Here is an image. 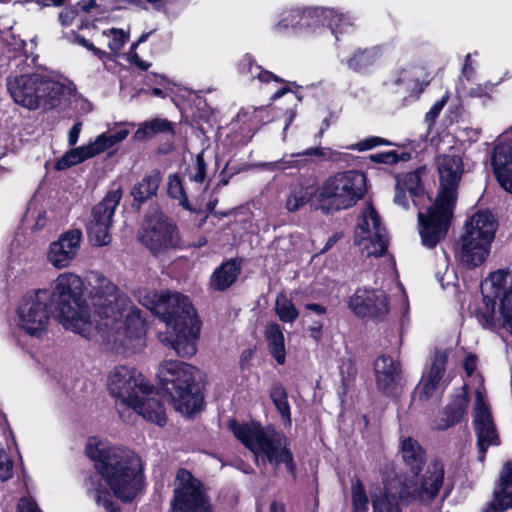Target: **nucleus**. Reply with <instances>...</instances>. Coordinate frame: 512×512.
<instances>
[{"mask_svg": "<svg viewBox=\"0 0 512 512\" xmlns=\"http://www.w3.org/2000/svg\"><path fill=\"white\" fill-rule=\"evenodd\" d=\"M444 479V467L439 461L430 463L420 484L410 487V496H416L423 503H429L438 495Z\"/></svg>", "mask_w": 512, "mask_h": 512, "instance_id": "obj_21", "label": "nucleus"}, {"mask_svg": "<svg viewBox=\"0 0 512 512\" xmlns=\"http://www.w3.org/2000/svg\"><path fill=\"white\" fill-rule=\"evenodd\" d=\"M391 145V142L386 140L385 138L378 137V136H370L363 141H360L358 143H355L348 147L350 150L354 151H367L371 150L377 146H388Z\"/></svg>", "mask_w": 512, "mask_h": 512, "instance_id": "obj_50", "label": "nucleus"}, {"mask_svg": "<svg viewBox=\"0 0 512 512\" xmlns=\"http://www.w3.org/2000/svg\"><path fill=\"white\" fill-rule=\"evenodd\" d=\"M17 510L18 512H41L37 504L30 497L20 499Z\"/></svg>", "mask_w": 512, "mask_h": 512, "instance_id": "obj_59", "label": "nucleus"}, {"mask_svg": "<svg viewBox=\"0 0 512 512\" xmlns=\"http://www.w3.org/2000/svg\"><path fill=\"white\" fill-rule=\"evenodd\" d=\"M468 403V386L463 385L452 396L442 415L435 420L434 428L437 430H446L462 421L467 414Z\"/></svg>", "mask_w": 512, "mask_h": 512, "instance_id": "obj_24", "label": "nucleus"}, {"mask_svg": "<svg viewBox=\"0 0 512 512\" xmlns=\"http://www.w3.org/2000/svg\"><path fill=\"white\" fill-rule=\"evenodd\" d=\"M7 89L14 102L28 110L61 108L75 96V85L68 78L41 73L9 76Z\"/></svg>", "mask_w": 512, "mask_h": 512, "instance_id": "obj_6", "label": "nucleus"}, {"mask_svg": "<svg viewBox=\"0 0 512 512\" xmlns=\"http://www.w3.org/2000/svg\"><path fill=\"white\" fill-rule=\"evenodd\" d=\"M377 55L375 48L358 50L347 59L346 65L354 72H365L374 64Z\"/></svg>", "mask_w": 512, "mask_h": 512, "instance_id": "obj_40", "label": "nucleus"}, {"mask_svg": "<svg viewBox=\"0 0 512 512\" xmlns=\"http://www.w3.org/2000/svg\"><path fill=\"white\" fill-rule=\"evenodd\" d=\"M107 133H108V138L111 141L112 145L115 146L118 143H120L123 140H125L130 132H129L128 129L121 128V129H119V130H117L115 132L108 131Z\"/></svg>", "mask_w": 512, "mask_h": 512, "instance_id": "obj_60", "label": "nucleus"}, {"mask_svg": "<svg viewBox=\"0 0 512 512\" xmlns=\"http://www.w3.org/2000/svg\"><path fill=\"white\" fill-rule=\"evenodd\" d=\"M275 311L279 319L285 323H292L299 316V312L292 300L283 293L278 294L276 297Z\"/></svg>", "mask_w": 512, "mask_h": 512, "instance_id": "obj_44", "label": "nucleus"}, {"mask_svg": "<svg viewBox=\"0 0 512 512\" xmlns=\"http://www.w3.org/2000/svg\"><path fill=\"white\" fill-rule=\"evenodd\" d=\"M88 145L93 157L113 147L111 141L108 138V133L105 132L98 135L96 139L93 142L89 143Z\"/></svg>", "mask_w": 512, "mask_h": 512, "instance_id": "obj_53", "label": "nucleus"}, {"mask_svg": "<svg viewBox=\"0 0 512 512\" xmlns=\"http://www.w3.org/2000/svg\"><path fill=\"white\" fill-rule=\"evenodd\" d=\"M401 455L411 471L417 474L425 461V453L419 443L413 438H404L401 441Z\"/></svg>", "mask_w": 512, "mask_h": 512, "instance_id": "obj_34", "label": "nucleus"}, {"mask_svg": "<svg viewBox=\"0 0 512 512\" xmlns=\"http://www.w3.org/2000/svg\"><path fill=\"white\" fill-rule=\"evenodd\" d=\"M101 37L105 39L111 52L117 55L129 40V33L120 28H110L103 30Z\"/></svg>", "mask_w": 512, "mask_h": 512, "instance_id": "obj_45", "label": "nucleus"}, {"mask_svg": "<svg viewBox=\"0 0 512 512\" xmlns=\"http://www.w3.org/2000/svg\"><path fill=\"white\" fill-rule=\"evenodd\" d=\"M82 237L79 229H70L62 233L57 240L49 244L46 252L47 262L56 269L68 268L78 255Z\"/></svg>", "mask_w": 512, "mask_h": 512, "instance_id": "obj_17", "label": "nucleus"}, {"mask_svg": "<svg viewBox=\"0 0 512 512\" xmlns=\"http://www.w3.org/2000/svg\"><path fill=\"white\" fill-rule=\"evenodd\" d=\"M495 86L496 84L490 81L479 83L469 89L468 95L473 98H479L483 103H486L491 100V94L494 92Z\"/></svg>", "mask_w": 512, "mask_h": 512, "instance_id": "obj_49", "label": "nucleus"}, {"mask_svg": "<svg viewBox=\"0 0 512 512\" xmlns=\"http://www.w3.org/2000/svg\"><path fill=\"white\" fill-rule=\"evenodd\" d=\"M365 192L366 177L362 172H338L316 188V207L325 214H334L355 206Z\"/></svg>", "mask_w": 512, "mask_h": 512, "instance_id": "obj_10", "label": "nucleus"}, {"mask_svg": "<svg viewBox=\"0 0 512 512\" xmlns=\"http://www.w3.org/2000/svg\"><path fill=\"white\" fill-rule=\"evenodd\" d=\"M371 161L375 163H382V164H395L399 162L400 160H407L408 154L403 153L402 155H399L396 151H387V152H380L376 154L370 155Z\"/></svg>", "mask_w": 512, "mask_h": 512, "instance_id": "obj_51", "label": "nucleus"}, {"mask_svg": "<svg viewBox=\"0 0 512 512\" xmlns=\"http://www.w3.org/2000/svg\"><path fill=\"white\" fill-rule=\"evenodd\" d=\"M348 306L358 317H382L390 311L386 293L375 288L357 289L350 297Z\"/></svg>", "mask_w": 512, "mask_h": 512, "instance_id": "obj_19", "label": "nucleus"}, {"mask_svg": "<svg viewBox=\"0 0 512 512\" xmlns=\"http://www.w3.org/2000/svg\"><path fill=\"white\" fill-rule=\"evenodd\" d=\"M388 234L373 206L361 212L354 234V244L365 257H381L388 248Z\"/></svg>", "mask_w": 512, "mask_h": 512, "instance_id": "obj_12", "label": "nucleus"}, {"mask_svg": "<svg viewBox=\"0 0 512 512\" xmlns=\"http://www.w3.org/2000/svg\"><path fill=\"white\" fill-rule=\"evenodd\" d=\"M207 164L203 158V152L199 153L196 156V163L194 167V172L191 173V180L197 183H203L206 178Z\"/></svg>", "mask_w": 512, "mask_h": 512, "instance_id": "obj_55", "label": "nucleus"}, {"mask_svg": "<svg viewBox=\"0 0 512 512\" xmlns=\"http://www.w3.org/2000/svg\"><path fill=\"white\" fill-rule=\"evenodd\" d=\"M171 131V125L164 119H153L141 123L134 133V138L137 141H144L160 132Z\"/></svg>", "mask_w": 512, "mask_h": 512, "instance_id": "obj_42", "label": "nucleus"}, {"mask_svg": "<svg viewBox=\"0 0 512 512\" xmlns=\"http://www.w3.org/2000/svg\"><path fill=\"white\" fill-rule=\"evenodd\" d=\"M481 130L479 128L473 127H465L459 131V137L463 141H468L469 143H475L478 141L480 137Z\"/></svg>", "mask_w": 512, "mask_h": 512, "instance_id": "obj_57", "label": "nucleus"}, {"mask_svg": "<svg viewBox=\"0 0 512 512\" xmlns=\"http://www.w3.org/2000/svg\"><path fill=\"white\" fill-rule=\"evenodd\" d=\"M107 133H108V138L111 141L112 145L115 146L118 143H120L123 140H125L130 132H129L128 129L121 128V129H119V130H117L115 132L108 131Z\"/></svg>", "mask_w": 512, "mask_h": 512, "instance_id": "obj_63", "label": "nucleus"}, {"mask_svg": "<svg viewBox=\"0 0 512 512\" xmlns=\"http://www.w3.org/2000/svg\"><path fill=\"white\" fill-rule=\"evenodd\" d=\"M81 130H82L81 122L74 123L73 126L70 128V130L68 132V144L70 146H74L78 142Z\"/></svg>", "mask_w": 512, "mask_h": 512, "instance_id": "obj_64", "label": "nucleus"}, {"mask_svg": "<svg viewBox=\"0 0 512 512\" xmlns=\"http://www.w3.org/2000/svg\"><path fill=\"white\" fill-rule=\"evenodd\" d=\"M196 368L178 361H163L157 372L162 390L169 395L176 411L190 416L202 407L203 396L195 383Z\"/></svg>", "mask_w": 512, "mask_h": 512, "instance_id": "obj_9", "label": "nucleus"}, {"mask_svg": "<svg viewBox=\"0 0 512 512\" xmlns=\"http://www.w3.org/2000/svg\"><path fill=\"white\" fill-rule=\"evenodd\" d=\"M11 450L0 446V480L7 481L13 477L14 462L10 456Z\"/></svg>", "mask_w": 512, "mask_h": 512, "instance_id": "obj_47", "label": "nucleus"}, {"mask_svg": "<svg viewBox=\"0 0 512 512\" xmlns=\"http://www.w3.org/2000/svg\"><path fill=\"white\" fill-rule=\"evenodd\" d=\"M86 454L116 497L131 501L137 496L143 484L142 463L137 454L97 438L89 439Z\"/></svg>", "mask_w": 512, "mask_h": 512, "instance_id": "obj_3", "label": "nucleus"}, {"mask_svg": "<svg viewBox=\"0 0 512 512\" xmlns=\"http://www.w3.org/2000/svg\"><path fill=\"white\" fill-rule=\"evenodd\" d=\"M139 301L166 324V331L158 334L163 345L172 348L180 357L195 355L200 321L187 296L178 292L147 291Z\"/></svg>", "mask_w": 512, "mask_h": 512, "instance_id": "obj_2", "label": "nucleus"}, {"mask_svg": "<svg viewBox=\"0 0 512 512\" xmlns=\"http://www.w3.org/2000/svg\"><path fill=\"white\" fill-rule=\"evenodd\" d=\"M240 272V265L235 260L223 263L211 277V286L215 290L223 291L231 286Z\"/></svg>", "mask_w": 512, "mask_h": 512, "instance_id": "obj_33", "label": "nucleus"}, {"mask_svg": "<svg viewBox=\"0 0 512 512\" xmlns=\"http://www.w3.org/2000/svg\"><path fill=\"white\" fill-rule=\"evenodd\" d=\"M373 512H402L400 501L410 496V488L402 478L385 479L383 487L370 490Z\"/></svg>", "mask_w": 512, "mask_h": 512, "instance_id": "obj_18", "label": "nucleus"}, {"mask_svg": "<svg viewBox=\"0 0 512 512\" xmlns=\"http://www.w3.org/2000/svg\"><path fill=\"white\" fill-rule=\"evenodd\" d=\"M404 191L409 193L413 198L414 204L417 206L419 204L417 199L423 197V188L421 185L419 171L405 173L397 179L394 201L396 204L401 206L406 205V202L401 201V193Z\"/></svg>", "mask_w": 512, "mask_h": 512, "instance_id": "obj_30", "label": "nucleus"}, {"mask_svg": "<svg viewBox=\"0 0 512 512\" xmlns=\"http://www.w3.org/2000/svg\"><path fill=\"white\" fill-rule=\"evenodd\" d=\"M90 158H93L89 145H83L67 151L55 163L57 170H66L72 166L80 164Z\"/></svg>", "mask_w": 512, "mask_h": 512, "instance_id": "obj_38", "label": "nucleus"}, {"mask_svg": "<svg viewBox=\"0 0 512 512\" xmlns=\"http://www.w3.org/2000/svg\"><path fill=\"white\" fill-rule=\"evenodd\" d=\"M481 288L479 322L490 330L506 329L512 334V263L490 272Z\"/></svg>", "mask_w": 512, "mask_h": 512, "instance_id": "obj_8", "label": "nucleus"}, {"mask_svg": "<svg viewBox=\"0 0 512 512\" xmlns=\"http://www.w3.org/2000/svg\"><path fill=\"white\" fill-rule=\"evenodd\" d=\"M265 336L269 351L273 358L278 364H284L286 359V350L284 335L280 326L277 323L268 324L265 329Z\"/></svg>", "mask_w": 512, "mask_h": 512, "instance_id": "obj_35", "label": "nucleus"}, {"mask_svg": "<svg viewBox=\"0 0 512 512\" xmlns=\"http://www.w3.org/2000/svg\"><path fill=\"white\" fill-rule=\"evenodd\" d=\"M440 192L426 213L419 212L418 220L422 244L433 248L446 235L456 200V191L463 174V161L457 155H440L436 159Z\"/></svg>", "mask_w": 512, "mask_h": 512, "instance_id": "obj_4", "label": "nucleus"}, {"mask_svg": "<svg viewBox=\"0 0 512 512\" xmlns=\"http://www.w3.org/2000/svg\"><path fill=\"white\" fill-rule=\"evenodd\" d=\"M167 192L171 198L178 200L182 205L187 201L182 181L177 174H171L169 176Z\"/></svg>", "mask_w": 512, "mask_h": 512, "instance_id": "obj_48", "label": "nucleus"}, {"mask_svg": "<svg viewBox=\"0 0 512 512\" xmlns=\"http://www.w3.org/2000/svg\"><path fill=\"white\" fill-rule=\"evenodd\" d=\"M491 245L489 241L461 236L456 258L468 268L479 267L488 259Z\"/></svg>", "mask_w": 512, "mask_h": 512, "instance_id": "obj_23", "label": "nucleus"}, {"mask_svg": "<svg viewBox=\"0 0 512 512\" xmlns=\"http://www.w3.org/2000/svg\"><path fill=\"white\" fill-rule=\"evenodd\" d=\"M270 397L284 419L286 424H291V412L286 389L280 383H275L270 390Z\"/></svg>", "mask_w": 512, "mask_h": 512, "instance_id": "obj_43", "label": "nucleus"}, {"mask_svg": "<svg viewBox=\"0 0 512 512\" xmlns=\"http://www.w3.org/2000/svg\"><path fill=\"white\" fill-rule=\"evenodd\" d=\"M79 10L77 6L65 8L59 15V20L63 26H69L72 24L74 18L77 16Z\"/></svg>", "mask_w": 512, "mask_h": 512, "instance_id": "obj_58", "label": "nucleus"}, {"mask_svg": "<svg viewBox=\"0 0 512 512\" xmlns=\"http://www.w3.org/2000/svg\"><path fill=\"white\" fill-rule=\"evenodd\" d=\"M161 181L162 175L158 170H152L146 174L132 189L134 200L142 203L156 196Z\"/></svg>", "mask_w": 512, "mask_h": 512, "instance_id": "obj_32", "label": "nucleus"}, {"mask_svg": "<svg viewBox=\"0 0 512 512\" xmlns=\"http://www.w3.org/2000/svg\"><path fill=\"white\" fill-rule=\"evenodd\" d=\"M107 133H108V138L111 141L112 145L115 146L118 143H120L123 140H125L130 132H129L128 129L121 128V129H119V130H117L115 132L108 131Z\"/></svg>", "mask_w": 512, "mask_h": 512, "instance_id": "obj_62", "label": "nucleus"}, {"mask_svg": "<svg viewBox=\"0 0 512 512\" xmlns=\"http://www.w3.org/2000/svg\"><path fill=\"white\" fill-rule=\"evenodd\" d=\"M447 352L436 351L429 370L423 375L418 390L421 399L430 398L435 392L445 388L443 376L446 370Z\"/></svg>", "mask_w": 512, "mask_h": 512, "instance_id": "obj_22", "label": "nucleus"}, {"mask_svg": "<svg viewBox=\"0 0 512 512\" xmlns=\"http://www.w3.org/2000/svg\"><path fill=\"white\" fill-rule=\"evenodd\" d=\"M315 190L311 186H304L302 184L295 185L291 190L286 200V209L289 212H295L304 206L312 196L315 197Z\"/></svg>", "mask_w": 512, "mask_h": 512, "instance_id": "obj_39", "label": "nucleus"}, {"mask_svg": "<svg viewBox=\"0 0 512 512\" xmlns=\"http://www.w3.org/2000/svg\"><path fill=\"white\" fill-rule=\"evenodd\" d=\"M494 498L484 512H504L512 508V462H507L494 489Z\"/></svg>", "mask_w": 512, "mask_h": 512, "instance_id": "obj_28", "label": "nucleus"}, {"mask_svg": "<svg viewBox=\"0 0 512 512\" xmlns=\"http://www.w3.org/2000/svg\"><path fill=\"white\" fill-rule=\"evenodd\" d=\"M91 309L83 299L84 280L73 272L60 273L45 289L55 304L57 319L64 329L86 339L102 337L128 352L141 351L146 344L144 320L137 307L108 278L91 272L87 278Z\"/></svg>", "mask_w": 512, "mask_h": 512, "instance_id": "obj_1", "label": "nucleus"}, {"mask_svg": "<svg viewBox=\"0 0 512 512\" xmlns=\"http://www.w3.org/2000/svg\"><path fill=\"white\" fill-rule=\"evenodd\" d=\"M139 238L154 254L165 252L177 246L179 242L176 226L167 216L159 212L148 216Z\"/></svg>", "mask_w": 512, "mask_h": 512, "instance_id": "obj_15", "label": "nucleus"}, {"mask_svg": "<svg viewBox=\"0 0 512 512\" xmlns=\"http://www.w3.org/2000/svg\"><path fill=\"white\" fill-rule=\"evenodd\" d=\"M351 501L352 512H368L369 500L365 487L360 479L352 480Z\"/></svg>", "mask_w": 512, "mask_h": 512, "instance_id": "obj_46", "label": "nucleus"}, {"mask_svg": "<svg viewBox=\"0 0 512 512\" xmlns=\"http://www.w3.org/2000/svg\"><path fill=\"white\" fill-rule=\"evenodd\" d=\"M374 372L378 389L392 394L401 380L400 364L390 356H379L374 362Z\"/></svg>", "mask_w": 512, "mask_h": 512, "instance_id": "obj_25", "label": "nucleus"}, {"mask_svg": "<svg viewBox=\"0 0 512 512\" xmlns=\"http://www.w3.org/2000/svg\"><path fill=\"white\" fill-rule=\"evenodd\" d=\"M303 156H315L321 158L330 157V150L328 148H309L302 152L284 155L283 158L272 162H261L256 164V167L268 171H285L292 168H300L304 165L303 160L298 159Z\"/></svg>", "mask_w": 512, "mask_h": 512, "instance_id": "obj_29", "label": "nucleus"}, {"mask_svg": "<svg viewBox=\"0 0 512 512\" xmlns=\"http://www.w3.org/2000/svg\"><path fill=\"white\" fill-rule=\"evenodd\" d=\"M473 417L479 460L483 461L487 449L490 446H498L500 438L489 405L485 399V391L482 388H478L475 391Z\"/></svg>", "mask_w": 512, "mask_h": 512, "instance_id": "obj_16", "label": "nucleus"}, {"mask_svg": "<svg viewBox=\"0 0 512 512\" xmlns=\"http://www.w3.org/2000/svg\"><path fill=\"white\" fill-rule=\"evenodd\" d=\"M107 388L117 406L132 409L145 420L163 426L166 414L152 386L134 367L119 365L107 376Z\"/></svg>", "mask_w": 512, "mask_h": 512, "instance_id": "obj_5", "label": "nucleus"}, {"mask_svg": "<svg viewBox=\"0 0 512 512\" xmlns=\"http://www.w3.org/2000/svg\"><path fill=\"white\" fill-rule=\"evenodd\" d=\"M238 71L250 80L257 79L262 83H270L271 81L282 83L284 80L274 73L263 69L255 63L252 56L246 54L242 57L238 64Z\"/></svg>", "mask_w": 512, "mask_h": 512, "instance_id": "obj_31", "label": "nucleus"}, {"mask_svg": "<svg viewBox=\"0 0 512 512\" xmlns=\"http://www.w3.org/2000/svg\"><path fill=\"white\" fill-rule=\"evenodd\" d=\"M85 488L88 495L93 498L98 505L103 506L110 512H118L112 505L111 493L102 485L98 475L90 476L85 481Z\"/></svg>", "mask_w": 512, "mask_h": 512, "instance_id": "obj_36", "label": "nucleus"}, {"mask_svg": "<svg viewBox=\"0 0 512 512\" xmlns=\"http://www.w3.org/2000/svg\"><path fill=\"white\" fill-rule=\"evenodd\" d=\"M170 512H210L201 482L186 469L177 471Z\"/></svg>", "mask_w": 512, "mask_h": 512, "instance_id": "obj_13", "label": "nucleus"}, {"mask_svg": "<svg viewBox=\"0 0 512 512\" xmlns=\"http://www.w3.org/2000/svg\"><path fill=\"white\" fill-rule=\"evenodd\" d=\"M107 133H108V138L111 141L112 145L115 146L118 143H120L123 140H125L130 132H129L128 129L121 128V129H119V130H117L115 132L108 131Z\"/></svg>", "mask_w": 512, "mask_h": 512, "instance_id": "obj_61", "label": "nucleus"}, {"mask_svg": "<svg viewBox=\"0 0 512 512\" xmlns=\"http://www.w3.org/2000/svg\"><path fill=\"white\" fill-rule=\"evenodd\" d=\"M315 8H309L305 10L300 9H291L282 15V19L278 23V27L281 28H288L292 27L295 29H304L305 27L310 26L309 20H319V18H309L306 19V14L310 13Z\"/></svg>", "mask_w": 512, "mask_h": 512, "instance_id": "obj_41", "label": "nucleus"}, {"mask_svg": "<svg viewBox=\"0 0 512 512\" xmlns=\"http://www.w3.org/2000/svg\"><path fill=\"white\" fill-rule=\"evenodd\" d=\"M491 164L500 186L512 194V140L495 146Z\"/></svg>", "mask_w": 512, "mask_h": 512, "instance_id": "obj_26", "label": "nucleus"}, {"mask_svg": "<svg viewBox=\"0 0 512 512\" xmlns=\"http://www.w3.org/2000/svg\"><path fill=\"white\" fill-rule=\"evenodd\" d=\"M497 229V222L489 211H478L465 223V232L462 236L493 242Z\"/></svg>", "mask_w": 512, "mask_h": 512, "instance_id": "obj_27", "label": "nucleus"}, {"mask_svg": "<svg viewBox=\"0 0 512 512\" xmlns=\"http://www.w3.org/2000/svg\"><path fill=\"white\" fill-rule=\"evenodd\" d=\"M229 429L253 453L257 465L269 463L277 469L283 464L289 473L295 474L290 442L283 433L256 422L239 423L236 420L229 421Z\"/></svg>", "mask_w": 512, "mask_h": 512, "instance_id": "obj_7", "label": "nucleus"}, {"mask_svg": "<svg viewBox=\"0 0 512 512\" xmlns=\"http://www.w3.org/2000/svg\"><path fill=\"white\" fill-rule=\"evenodd\" d=\"M50 294L46 290H34L26 293L20 300L15 316V326L24 334L43 338L50 323Z\"/></svg>", "mask_w": 512, "mask_h": 512, "instance_id": "obj_11", "label": "nucleus"}, {"mask_svg": "<svg viewBox=\"0 0 512 512\" xmlns=\"http://www.w3.org/2000/svg\"><path fill=\"white\" fill-rule=\"evenodd\" d=\"M449 99V94L446 92L438 101H436L430 110L425 115V121L428 123V126L431 127L437 117L439 116L440 112L444 108V106L447 104Z\"/></svg>", "mask_w": 512, "mask_h": 512, "instance_id": "obj_54", "label": "nucleus"}, {"mask_svg": "<svg viewBox=\"0 0 512 512\" xmlns=\"http://www.w3.org/2000/svg\"><path fill=\"white\" fill-rule=\"evenodd\" d=\"M305 18H319V20L327 22V26L335 36L336 41L352 35L356 30L354 19L350 14L332 8L315 7L314 10L306 14Z\"/></svg>", "mask_w": 512, "mask_h": 512, "instance_id": "obj_20", "label": "nucleus"}, {"mask_svg": "<svg viewBox=\"0 0 512 512\" xmlns=\"http://www.w3.org/2000/svg\"><path fill=\"white\" fill-rule=\"evenodd\" d=\"M424 71L420 67L410 66L402 69L396 79L397 84L405 85L409 91H422L423 87L428 84L427 77L421 79Z\"/></svg>", "mask_w": 512, "mask_h": 512, "instance_id": "obj_37", "label": "nucleus"}, {"mask_svg": "<svg viewBox=\"0 0 512 512\" xmlns=\"http://www.w3.org/2000/svg\"><path fill=\"white\" fill-rule=\"evenodd\" d=\"M121 197L120 190H112L93 207L87 223V235L93 245L105 246L111 242L113 216Z\"/></svg>", "mask_w": 512, "mask_h": 512, "instance_id": "obj_14", "label": "nucleus"}, {"mask_svg": "<svg viewBox=\"0 0 512 512\" xmlns=\"http://www.w3.org/2000/svg\"><path fill=\"white\" fill-rule=\"evenodd\" d=\"M71 42H73V43H75L77 45L83 46L84 48H86L87 50L91 51L95 56H97L100 59H102L106 55L105 51H102V50L98 49L91 42H89L84 37H82V36H80L78 34H73L72 35Z\"/></svg>", "mask_w": 512, "mask_h": 512, "instance_id": "obj_56", "label": "nucleus"}, {"mask_svg": "<svg viewBox=\"0 0 512 512\" xmlns=\"http://www.w3.org/2000/svg\"><path fill=\"white\" fill-rule=\"evenodd\" d=\"M15 445L8 421L5 416L0 414V446H6L8 450H12Z\"/></svg>", "mask_w": 512, "mask_h": 512, "instance_id": "obj_52", "label": "nucleus"}]
</instances>
